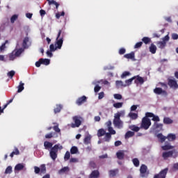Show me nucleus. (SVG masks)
Here are the masks:
<instances>
[{
	"mask_svg": "<svg viewBox=\"0 0 178 178\" xmlns=\"http://www.w3.org/2000/svg\"><path fill=\"white\" fill-rule=\"evenodd\" d=\"M63 37H65V32L62 30H59L57 38L56 39V47L54 44H50L49 49L51 52H55L57 49H61L62 45H63Z\"/></svg>",
	"mask_w": 178,
	"mask_h": 178,
	"instance_id": "f257e3e1",
	"label": "nucleus"
},
{
	"mask_svg": "<svg viewBox=\"0 0 178 178\" xmlns=\"http://www.w3.org/2000/svg\"><path fill=\"white\" fill-rule=\"evenodd\" d=\"M149 117L147 116V113H145V116L143 118L141 123H140V129H143L144 130H148L149 127H151V119Z\"/></svg>",
	"mask_w": 178,
	"mask_h": 178,
	"instance_id": "f03ea898",
	"label": "nucleus"
},
{
	"mask_svg": "<svg viewBox=\"0 0 178 178\" xmlns=\"http://www.w3.org/2000/svg\"><path fill=\"white\" fill-rule=\"evenodd\" d=\"M113 124L118 129L123 127V122L120 120V115L118 113H115L114 115Z\"/></svg>",
	"mask_w": 178,
	"mask_h": 178,
	"instance_id": "7ed1b4c3",
	"label": "nucleus"
},
{
	"mask_svg": "<svg viewBox=\"0 0 178 178\" xmlns=\"http://www.w3.org/2000/svg\"><path fill=\"white\" fill-rule=\"evenodd\" d=\"M74 123L70 124L72 129H76V127H80L81 126V117L75 115L72 118Z\"/></svg>",
	"mask_w": 178,
	"mask_h": 178,
	"instance_id": "20e7f679",
	"label": "nucleus"
},
{
	"mask_svg": "<svg viewBox=\"0 0 178 178\" xmlns=\"http://www.w3.org/2000/svg\"><path fill=\"white\" fill-rule=\"evenodd\" d=\"M140 177H147L149 172H148V167L145 164H142L140 168Z\"/></svg>",
	"mask_w": 178,
	"mask_h": 178,
	"instance_id": "39448f33",
	"label": "nucleus"
},
{
	"mask_svg": "<svg viewBox=\"0 0 178 178\" xmlns=\"http://www.w3.org/2000/svg\"><path fill=\"white\" fill-rule=\"evenodd\" d=\"M168 84L169 87H170V88H172L173 90H177L178 88L177 81H175V79H172L170 78H168Z\"/></svg>",
	"mask_w": 178,
	"mask_h": 178,
	"instance_id": "423d86ee",
	"label": "nucleus"
},
{
	"mask_svg": "<svg viewBox=\"0 0 178 178\" xmlns=\"http://www.w3.org/2000/svg\"><path fill=\"white\" fill-rule=\"evenodd\" d=\"M169 168H165L161 170L159 174L154 175V178H166V175H168V172Z\"/></svg>",
	"mask_w": 178,
	"mask_h": 178,
	"instance_id": "0eeeda50",
	"label": "nucleus"
},
{
	"mask_svg": "<svg viewBox=\"0 0 178 178\" xmlns=\"http://www.w3.org/2000/svg\"><path fill=\"white\" fill-rule=\"evenodd\" d=\"M31 45V41L29 37H25L22 42V48L27 49Z\"/></svg>",
	"mask_w": 178,
	"mask_h": 178,
	"instance_id": "6e6552de",
	"label": "nucleus"
},
{
	"mask_svg": "<svg viewBox=\"0 0 178 178\" xmlns=\"http://www.w3.org/2000/svg\"><path fill=\"white\" fill-rule=\"evenodd\" d=\"M146 113H147V118H152V120H153V122H157V123L158 122H161V119L159 118V116L155 115V114H154L153 113L147 112Z\"/></svg>",
	"mask_w": 178,
	"mask_h": 178,
	"instance_id": "1a4fd4ad",
	"label": "nucleus"
},
{
	"mask_svg": "<svg viewBox=\"0 0 178 178\" xmlns=\"http://www.w3.org/2000/svg\"><path fill=\"white\" fill-rule=\"evenodd\" d=\"M86 102H87V97L84 95L79 97L76 101V104L78 105V106H81V104Z\"/></svg>",
	"mask_w": 178,
	"mask_h": 178,
	"instance_id": "9d476101",
	"label": "nucleus"
},
{
	"mask_svg": "<svg viewBox=\"0 0 178 178\" xmlns=\"http://www.w3.org/2000/svg\"><path fill=\"white\" fill-rule=\"evenodd\" d=\"M134 77H135V84H140V86L144 84V78L140 76V75L134 76Z\"/></svg>",
	"mask_w": 178,
	"mask_h": 178,
	"instance_id": "9b49d317",
	"label": "nucleus"
},
{
	"mask_svg": "<svg viewBox=\"0 0 178 178\" xmlns=\"http://www.w3.org/2000/svg\"><path fill=\"white\" fill-rule=\"evenodd\" d=\"M154 94H157L158 95H161V94H163V95H168V92L166 90H162L161 88H156L154 90Z\"/></svg>",
	"mask_w": 178,
	"mask_h": 178,
	"instance_id": "f8f14e48",
	"label": "nucleus"
},
{
	"mask_svg": "<svg viewBox=\"0 0 178 178\" xmlns=\"http://www.w3.org/2000/svg\"><path fill=\"white\" fill-rule=\"evenodd\" d=\"M99 171L95 170L89 175V178H99Z\"/></svg>",
	"mask_w": 178,
	"mask_h": 178,
	"instance_id": "ddd939ff",
	"label": "nucleus"
},
{
	"mask_svg": "<svg viewBox=\"0 0 178 178\" xmlns=\"http://www.w3.org/2000/svg\"><path fill=\"white\" fill-rule=\"evenodd\" d=\"M163 127V124H159L158 122H154V124L152 125V129L153 130H162Z\"/></svg>",
	"mask_w": 178,
	"mask_h": 178,
	"instance_id": "4468645a",
	"label": "nucleus"
},
{
	"mask_svg": "<svg viewBox=\"0 0 178 178\" xmlns=\"http://www.w3.org/2000/svg\"><path fill=\"white\" fill-rule=\"evenodd\" d=\"M116 156H117L118 159H120V161L124 159V151L119 150L116 153Z\"/></svg>",
	"mask_w": 178,
	"mask_h": 178,
	"instance_id": "2eb2a0df",
	"label": "nucleus"
},
{
	"mask_svg": "<svg viewBox=\"0 0 178 178\" xmlns=\"http://www.w3.org/2000/svg\"><path fill=\"white\" fill-rule=\"evenodd\" d=\"M118 173H119V169L118 168L114 170H111L108 171V175L110 177H115V176H116V175H118Z\"/></svg>",
	"mask_w": 178,
	"mask_h": 178,
	"instance_id": "dca6fc26",
	"label": "nucleus"
},
{
	"mask_svg": "<svg viewBox=\"0 0 178 178\" xmlns=\"http://www.w3.org/2000/svg\"><path fill=\"white\" fill-rule=\"evenodd\" d=\"M135 56H135L134 51H131L129 54H127L124 55V58H125L126 59H131L132 60H134Z\"/></svg>",
	"mask_w": 178,
	"mask_h": 178,
	"instance_id": "f3484780",
	"label": "nucleus"
},
{
	"mask_svg": "<svg viewBox=\"0 0 178 178\" xmlns=\"http://www.w3.org/2000/svg\"><path fill=\"white\" fill-rule=\"evenodd\" d=\"M70 171V168L69 167H63L60 170H58V175H63L65 173H68Z\"/></svg>",
	"mask_w": 178,
	"mask_h": 178,
	"instance_id": "a211bd4d",
	"label": "nucleus"
},
{
	"mask_svg": "<svg viewBox=\"0 0 178 178\" xmlns=\"http://www.w3.org/2000/svg\"><path fill=\"white\" fill-rule=\"evenodd\" d=\"M62 109H63V106L62 104H56V108L54 109V112L55 114L59 113Z\"/></svg>",
	"mask_w": 178,
	"mask_h": 178,
	"instance_id": "6ab92c4d",
	"label": "nucleus"
},
{
	"mask_svg": "<svg viewBox=\"0 0 178 178\" xmlns=\"http://www.w3.org/2000/svg\"><path fill=\"white\" fill-rule=\"evenodd\" d=\"M158 140H159L160 143H165L166 140V136H163L162 134H158L156 136Z\"/></svg>",
	"mask_w": 178,
	"mask_h": 178,
	"instance_id": "aec40b11",
	"label": "nucleus"
},
{
	"mask_svg": "<svg viewBox=\"0 0 178 178\" xmlns=\"http://www.w3.org/2000/svg\"><path fill=\"white\" fill-rule=\"evenodd\" d=\"M128 118H130V119H131V120H136V119H138V114H137L136 113L130 112L128 114Z\"/></svg>",
	"mask_w": 178,
	"mask_h": 178,
	"instance_id": "412c9836",
	"label": "nucleus"
},
{
	"mask_svg": "<svg viewBox=\"0 0 178 178\" xmlns=\"http://www.w3.org/2000/svg\"><path fill=\"white\" fill-rule=\"evenodd\" d=\"M162 156L163 159H167L168 158H172V152L171 151L164 152L162 154Z\"/></svg>",
	"mask_w": 178,
	"mask_h": 178,
	"instance_id": "4be33fe9",
	"label": "nucleus"
},
{
	"mask_svg": "<svg viewBox=\"0 0 178 178\" xmlns=\"http://www.w3.org/2000/svg\"><path fill=\"white\" fill-rule=\"evenodd\" d=\"M149 52L151 54H156V46L154 44V43H152L149 47Z\"/></svg>",
	"mask_w": 178,
	"mask_h": 178,
	"instance_id": "5701e85b",
	"label": "nucleus"
},
{
	"mask_svg": "<svg viewBox=\"0 0 178 178\" xmlns=\"http://www.w3.org/2000/svg\"><path fill=\"white\" fill-rule=\"evenodd\" d=\"M156 44L158 48H160V49H163L165 47H166V42L159 41L156 42Z\"/></svg>",
	"mask_w": 178,
	"mask_h": 178,
	"instance_id": "b1692460",
	"label": "nucleus"
},
{
	"mask_svg": "<svg viewBox=\"0 0 178 178\" xmlns=\"http://www.w3.org/2000/svg\"><path fill=\"white\" fill-rule=\"evenodd\" d=\"M163 123L164 124H172V123H173V120L170 118L165 117L163 118Z\"/></svg>",
	"mask_w": 178,
	"mask_h": 178,
	"instance_id": "393cba45",
	"label": "nucleus"
},
{
	"mask_svg": "<svg viewBox=\"0 0 178 178\" xmlns=\"http://www.w3.org/2000/svg\"><path fill=\"white\" fill-rule=\"evenodd\" d=\"M104 140L106 143H109V141H111V138H112V135L109 133H106V134H104Z\"/></svg>",
	"mask_w": 178,
	"mask_h": 178,
	"instance_id": "a878e982",
	"label": "nucleus"
},
{
	"mask_svg": "<svg viewBox=\"0 0 178 178\" xmlns=\"http://www.w3.org/2000/svg\"><path fill=\"white\" fill-rule=\"evenodd\" d=\"M52 145H54V144L51 142L44 141V147L45 149H49V148H52Z\"/></svg>",
	"mask_w": 178,
	"mask_h": 178,
	"instance_id": "bb28decb",
	"label": "nucleus"
},
{
	"mask_svg": "<svg viewBox=\"0 0 178 178\" xmlns=\"http://www.w3.org/2000/svg\"><path fill=\"white\" fill-rule=\"evenodd\" d=\"M106 134V131L104 129H100L97 131V137H102Z\"/></svg>",
	"mask_w": 178,
	"mask_h": 178,
	"instance_id": "cd10ccee",
	"label": "nucleus"
},
{
	"mask_svg": "<svg viewBox=\"0 0 178 178\" xmlns=\"http://www.w3.org/2000/svg\"><path fill=\"white\" fill-rule=\"evenodd\" d=\"M15 155H20V151H19V149L17 147H15L14 151L10 154V158H13Z\"/></svg>",
	"mask_w": 178,
	"mask_h": 178,
	"instance_id": "c85d7f7f",
	"label": "nucleus"
},
{
	"mask_svg": "<svg viewBox=\"0 0 178 178\" xmlns=\"http://www.w3.org/2000/svg\"><path fill=\"white\" fill-rule=\"evenodd\" d=\"M166 138L169 141H175L176 140V135L173 134H169Z\"/></svg>",
	"mask_w": 178,
	"mask_h": 178,
	"instance_id": "c756f323",
	"label": "nucleus"
},
{
	"mask_svg": "<svg viewBox=\"0 0 178 178\" xmlns=\"http://www.w3.org/2000/svg\"><path fill=\"white\" fill-rule=\"evenodd\" d=\"M161 148L163 151H168L169 149H173V148H175V147L170 145V144H167L164 146H162Z\"/></svg>",
	"mask_w": 178,
	"mask_h": 178,
	"instance_id": "7c9ffc66",
	"label": "nucleus"
},
{
	"mask_svg": "<svg viewBox=\"0 0 178 178\" xmlns=\"http://www.w3.org/2000/svg\"><path fill=\"white\" fill-rule=\"evenodd\" d=\"M24 50L22 48H20L19 49H17V51H13L15 56L17 58L19 57L20 55H22V54H23V51Z\"/></svg>",
	"mask_w": 178,
	"mask_h": 178,
	"instance_id": "2f4dec72",
	"label": "nucleus"
},
{
	"mask_svg": "<svg viewBox=\"0 0 178 178\" xmlns=\"http://www.w3.org/2000/svg\"><path fill=\"white\" fill-rule=\"evenodd\" d=\"M42 62V65H45V66H48L49 63H51V60L48 58H40Z\"/></svg>",
	"mask_w": 178,
	"mask_h": 178,
	"instance_id": "473e14b6",
	"label": "nucleus"
},
{
	"mask_svg": "<svg viewBox=\"0 0 178 178\" xmlns=\"http://www.w3.org/2000/svg\"><path fill=\"white\" fill-rule=\"evenodd\" d=\"M79 152V149L76 146H72L70 149V153L72 155H74V154H77Z\"/></svg>",
	"mask_w": 178,
	"mask_h": 178,
	"instance_id": "72a5a7b5",
	"label": "nucleus"
},
{
	"mask_svg": "<svg viewBox=\"0 0 178 178\" xmlns=\"http://www.w3.org/2000/svg\"><path fill=\"white\" fill-rule=\"evenodd\" d=\"M24 165L22 163L17 164L15 167V170H23Z\"/></svg>",
	"mask_w": 178,
	"mask_h": 178,
	"instance_id": "f704fd0d",
	"label": "nucleus"
},
{
	"mask_svg": "<svg viewBox=\"0 0 178 178\" xmlns=\"http://www.w3.org/2000/svg\"><path fill=\"white\" fill-rule=\"evenodd\" d=\"M133 80H136V77L133 76L132 78L126 80L124 84L126 87H127V86H131V83H133Z\"/></svg>",
	"mask_w": 178,
	"mask_h": 178,
	"instance_id": "c9c22d12",
	"label": "nucleus"
},
{
	"mask_svg": "<svg viewBox=\"0 0 178 178\" xmlns=\"http://www.w3.org/2000/svg\"><path fill=\"white\" fill-rule=\"evenodd\" d=\"M8 40H6L5 42L1 44V46L0 47V51L3 52V51H5V49H6V44H8Z\"/></svg>",
	"mask_w": 178,
	"mask_h": 178,
	"instance_id": "e433bc0d",
	"label": "nucleus"
},
{
	"mask_svg": "<svg viewBox=\"0 0 178 178\" xmlns=\"http://www.w3.org/2000/svg\"><path fill=\"white\" fill-rule=\"evenodd\" d=\"M130 130H132V131H140V127L136 126V125H131L129 126Z\"/></svg>",
	"mask_w": 178,
	"mask_h": 178,
	"instance_id": "4c0bfd02",
	"label": "nucleus"
},
{
	"mask_svg": "<svg viewBox=\"0 0 178 178\" xmlns=\"http://www.w3.org/2000/svg\"><path fill=\"white\" fill-rule=\"evenodd\" d=\"M23 90H24V83L22 82H20L19 85L18 86L17 92H22Z\"/></svg>",
	"mask_w": 178,
	"mask_h": 178,
	"instance_id": "58836bf2",
	"label": "nucleus"
},
{
	"mask_svg": "<svg viewBox=\"0 0 178 178\" xmlns=\"http://www.w3.org/2000/svg\"><path fill=\"white\" fill-rule=\"evenodd\" d=\"M113 106L116 109H119V108H122V106H123V102L114 103Z\"/></svg>",
	"mask_w": 178,
	"mask_h": 178,
	"instance_id": "ea45409f",
	"label": "nucleus"
},
{
	"mask_svg": "<svg viewBox=\"0 0 178 178\" xmlns=\"http://www.w3.org/2000/svg\"><path fill=\"white\" fill-rule=\"evenodd\" d=\"M59 149V145H55L50 150V152L58 153V150Z\"/></svg>",
	"mask_w": 178,
	"mask_h": 178,
	"instance_id": "a19ab883",
	"label": "nucleus"
},
{
	"mask_svg": "<svg viewBox=\"0 0 178 178\" xmlns=\"http://www.w3.org/2000/svg\"><path fill=\"white\" fill-rule=\"evenodd\" d=\"M132 162L134 165V166H136V168H138L140 166V161L138 160V159L135 158L132 160Z\"/></svg>",
	"mask_w": 178,
	"mask_h": 178,
	"instance_id": "79ce46f5",
	"label": "nucleus"
},
{
	"mask_svg": "<svg viewBox=\"0 0 178 178\" xmlns=\"http://www.w3.org/2000/svg\"><path fill=\"white\" fill-rule=\"evenodd\" d=\"M133 136H134V132H133V131H128L125 134V138H130V137H133Z\"/></svg>",
	"mask_w": 178,
	"mask_h": 178,
	"instance_id": "37998d69",
	"label": "nucleus"
},
{
	"mask_svg": "<svg viewBox=\"0 0 178 178\" xmlns=\"http://www.w3.org/2000/svg\"><path fill=\"white\" fill-rule=\"evenodd\" d=\"M142 41L143 42H144V44L147 45V44H149V42H151V38L148 37H143Z\"/></svg>",
	"mask_w": 178,
	"mask_h": 178,
	"instance_id": "c03bdc74",
	"label": "nucleus"
},
{
	"mask_svg": "<svg viewBox=\"0 0 178 178\" xmlns=\"http://www.w3.org/2000/svg\"><path fill=\"white\" fill-rule=\"evenodd\" d=\"M83 141H84V144H86V145L90 144V143H91V136H86Z\"/></svg>",
	"mask_w": 178,
	"mask_h": 178,
	"instance_id": "a18cd8bd",
	"label": "nucleus"
},
{
	"mask_svg": "<svg viewBox=\"0 0 178 178\" xmlns=\"http://www.w3.org/2000/svg\"><path fill=\"white\" fill-rule=\"evenodd\" d=\"M50 157L53 161H55L58 158V154L55 153V152H50Z\"/></svg>",
	"mask_w": 178,
	"mask_h": 178,
	"instance_id": "49530a36",
	"label": "nucleus"
},
{
	"mask_svg": "<svg viewBox=\"0 0 178 178\" xmlns=\"http://www.w3.org/2000/svg\"><path fill=\"white\" fill-rule=\"evenodd\" d=\"M115 84L118 87H126V85L122 81H116Z\"/></svg>",
	"mask_w": 178,
	"mask_h": 178,
	"instance_id": "de8ad7c7",
	"label": "nucleus"
},
{
	"mask_svg": "<svg viewBox=\"0 0 178 178\" xmlns=\"http://www.w3.org/2000/svg\"><path fill=\"white\" fill-rule=\"evenodd\" d=\"M16 56L15 54V51H13L11 54H9V60H15L16 59Z\"/></svg>",
	"mask_w": 178,
	"mask_h": 178,
	"instance_id": "09e8293b",
	"label": "nucleus"
},
{
	"mask_svg": "<svg viewBox=\"0 0 178 178\" xmlns=\"http://www.w3.org/2000/svg\"><path fill=\"white\" fill-rule=\"evenodd\" d=\"M12 173V166H8L5 170L6 175H10Z\"/></svg>",
	"mask_w": 178,
	"mask_h": 178,
	"instance_id": "8fccbe9b",
	"label": "nucleus"
},
{
	"mask_svg": "<svg viewBox=\"0 0 178 178\" xmlns=\"http://www.w3.org/2000/svg\"><path fill=\"white\" fill-rule=\"evenodd\" d=\"M18 17H19V16L17 15H13L10 18V22L15 23V22H16V20H17Z\"/></svg>",
	"mask_w": 178,
	"mask_h": 178,
	"instance_id": "3c124183",
	"label": "nucleus"
},
{
	"mask_svg": "<svg viewBox=\"0 0 178 178\" xmlns=\"http://www.w3.org/2000/svg\"><path fill=\"white\" fill-rule=\"evenodd\" d=\"M65 161H69L70 159V152L67 151L65 156H64Z\"/></svg>",
	"mask_w": 178,
	"mask_h": 178,
	"instance_id": "603ef678",
	"label": "nucleus"
},
{
	"mask_svg": "<svg viewBox=\"0 0 178 178\" xmlns=\"http://www.w3.org/2000/svg\"><path fill=\"white\" fill-rule=\"evenodd\" d=\"M89 166L90 168H91L92 169H97V164L95 163V162L94 161H90L89 163Z\"/></svg>",
	"mask_w": 178,
	"mask_h": 178,
	"instance_id": "864d4df0",
	"label": "nucleus"
},
{
	"mask_svg": "<svg viewBox=\"0 0 178 178\" xmlns=\"http://www.w3.org/2000/svg\"><path fill=\"white\" fill-rule=\"evenodd\" d=\"M45 172H47V168L44 164H42L40 166V173H45Z\"/></svg>",
	"mask_w": 178,
	"mask_h": 178,
	"instance_id": "5fc2aeb1",
	"label": "nucleus"
},
{
	"mask_svg": "<svg viewBox=\"0 0 178 178\" xmlns=\"http://www.w3.org/2000/svg\"><path fill=\"white\" fill-rule=\"evenodd\" d=\"M127 76H130V72L125 71L121 75V79H124V77H127Z\"/></svg>",
	"mask_w": 178,
	"mask_h": 178,
	"instance_id": "6e6d98bb",
	"label": "nucleus"
},
{
	"mask_svg": "<svg viewBox=\"0 0 178 178\" xmlns=\"http://www.w3.org/2000/svg\"><path fill=\"white\" fill-rule=\"evenodd\" d=\"M108 131H109L108 134H111V136L112 134H116V131H115L112 127L108 128Z\"/></svg>",
	"mask_w": 178,
	"mask_h": 178,
	"instance_id": "4d7b16f0",
	"label": "nucleus"
},
{
	"mask_svg": "<svg viewBox=\"0 0 178 178\" xmlns=\"http://www.w3.org/2000/svg\"><path fill=\"white\" fill-rule=\"evenodd\" d=\"M172 158H177L178 152L176 149L171 150Z\"/></svg>",
	"mask_w": 178,
	"mask_h": 178,
	"instance_id": "13d9d810",
	"label": "nucleus"
},
{
	"mask_svg": "<svg viewBox=\"0 0 178 178\" xmlns=\"http://www.w3.org/2000/svg\"><path fill=\"white\" fill-rule=\"evenodd\" d=\"M77 162H79V159H77V158H71L70 159V163H77Z\"/></svg>",
	"mask_w": 178,
	"mask_h": 178,
	"instance_id": "bf43d9fd",
	"label": "nucleus"
},
{
	"mask_svg": "<svg viewBox=\"0 0 178 178\" xmlns=\"http://www.w3.org/2000/svg\"><path fill=\"white\" fill-rule=\"evenodd\" d=\"M141 47H143V42H139L135 44L134 48L138 49V48H141Z\"/></svg>",
	"mask_w": 178,
	"mask_h": 178,
	"instance_id": "052dcab7",
	"label": "nucleus"
},
{
	"mask_svg": "<svg viewBox=\"0 0 178 178\" xmlns=\"http://www.w3.org/2000/svg\"><path fill=\"white\" fill-rule=\"evenodd\" d=\"M124 54H126V49H124V48L120 49L119 54L120 55H124Z\"/></svg>",
	"mask_w": 178,
	"mask_h": 178,
	"instance_id": "680f3d73",
	"label": "nucleus"
},
{
	"mask_svg": "<svg viewBox=\"0 0 178 178\" xmlns=\"http://www.w3.org/2000/svg\"><path fill=\"white\" fill-rule=\"evenodd\" d=\"M15 71L12 70L8 73V77H10V79H12L13 76H15Z\"/></svg>",
	"mask_w": 178,
	"mask_h": 178,
	"instance_id": "e2e57ef3",
	"label": "nucleus"
},
{
	"mask_svg": "<svg viewBox=\"0 0 178 178\" xmlns=\"http://www.w3.org/2000/svg\"><path fill=\"white\" fill-rule=\"evenodd\" d=\"M115 99H122V97L120 94H114Z\"/></svg>",
	"mask_w": 178,
	"mask_h": 178,
	"instance_id": "0e129e2a",
	"label": "nucleus"
},
{
	"mask_svg": "<svg viewBox=\"0 0 178 178\" xmlns=\"http://www.w3.org/2000/svg\"><path fill=\"white\" fill-rule=\"evenodd\" d=\"M101 90V86L97 85L95 86L94 91L95 92H98Z\"/></svg>",
	"mask_w": 178,
	"mask_h": 178,
	"instance_id": "69168bd1",
	"label": "nucleus"
},
{
	"mask_svg": "<svg viewBox=\"0 0 178 178\" xmlns=\"http://www.w3.org/2000/svg\"><path fill=\"white\" fill-rule=\"evenodd\" d=\"M34 170H35V173L36 175H38V173H40V172H41L40 168L37 166L34 167Z\"/></svg>",
	"mask_w": 178,
	"mask_h": 178,
	"instance_id": "338daca9",
	"label": "nucleus"
},
{
	"mask_svg": "<svg viewBox=\"0 0 178 178\" xmlns=\"http://www.w3.org/2000/svg\"><path fill=\"white\" fill-rule=\"evenodd\" d=\"M172 40H178V35H177V33H172Z\"/></svg>",
	"mask_w": 178,
	"mask_h": 178,
	"instance_id": "774afa93",
	"label": "nucleus"
}]
</instances>
